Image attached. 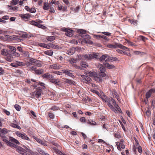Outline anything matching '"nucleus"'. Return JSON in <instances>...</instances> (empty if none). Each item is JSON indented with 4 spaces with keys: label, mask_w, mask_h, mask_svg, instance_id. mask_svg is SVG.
I'll use <instances>...</instances> for the list:
<instances>
[{
    "label": "nucleus",
    "mask_w": 155,
    "mask_h": 155,
    "mask_svg": "<svg viewBox=\"0 0 155 155\" xmlns=\"http://www.w3.org/2000/svg\"><path fill=\"white\" fill-rule=\"evenodd\" d=\"M107 47L110 48H118L125 51L129 50V49L128 48L118 43H115L114 44H108L107 45Z\"/></svg>",
    "instance_id": "nucleus-1"
},
{
    "label": "nucleus",
    "mask_w": 155,
    "mask_h": 155,
    "mask_svg": "<svg viewBox=\"0 0 155 155\" xmlns=\"http://www.w3.org/2000/svg\"><path fill=\"white\" fill-rule=\"evenodd\" d=\"M99 54L98 53L92 52L84 55V58L87 60H91L93 59H97L99 57Z\"/></svg>",
    "instance_id": "nucleus-2"
},
{
    "label": "nucleus",
    "mask_w": 155,
    "mask_h": 155,
    "mask_svg": "<svg viewBox=\"0 0 155 155\" xmlns=\"http://www.w3.org/2000/svg\"><path fill=\"white\" fill-rule=\"evenodd\" d=\"M3 138L2 140L5 142L8 146L10 144L11 142L17 144H19L20 143L17 140L12 137H9V141L6 139V138L5 136Z\"/></svg>",
    "instance_id": "nucleus-3"
},
{
    "label": "nucleus",
    "mask_w": 155,
    "mask_h": 155,
    "mask_svg": "<svg viewBox=\"0 0 155 155\" xmlns=\"http://www.w3.org/2000/svg\"><path fill=\"white\" fill-rule=\"evenodd\" d=\"M107 103L110 107L112 109H114L113 106L116 104L115 100L112 97H106Z\"/></svg>",
    "instance_id": "nucleus-4"
},
{
    "label": "nucleus",
    "mask_w": 155,
    "mask_h": 155,
    "mask_svg": "<svg viewBox=\"0 0 155 155\" xmlns=\"http://www.w3.org/2000/svg\"><path fill=\"white\" fill-rule=\"evenodd\" d=\"M26 150L23 149L22 147H17V149H16V151H17L19 153L23 155H28V154L27 153V152H29L30 151V150L28 148H26Z\"/></svg>",
    "instance_id": "nucleus-5"
},
{
    "label": "nucleus",
    "mask_w": 155,
    "mask_h": 155,
    "mask_svg": "<svg viewBox=\"0 0 155 155\" xmlns=\"http://www.w3.org/2000/svg\"><path fill=\"white\" fill-rule=\"evenodd\" d=\"M42 90L41 88L38 87L36 88V90L31 94L32 96L39 97L41 95L42 92Z\"/></svg>",
    "instance_id": "nucleus-6"
},
{
    "label": "nucleus",
    "mask_w": 155,
    "mask_h": 155,
    "mask_svg": "<svg viewBox=\"0 0 155 155\" xmlns=\"http://www.w3.org/2000/svg\"><path fill=\"white\" fill-rule=\"evenodd\" d=\"M61 30L62 31L65 32V35L68 37H71L73 35V34L72 30L64 28H61Z\"/></svg>",
    "instance_id": "nucleus-7"
},
{
    "label": "nucleus",
    "mask_w": 155,
    "mask_h": 155,
    "mask_svg": "<svg viewBox=\"0 0 155 155\" xmlns=\"http://www.w3.org/2000/svg\"><path fill=\"white\" fill-rule=\"evenodd\" d=\"M15 134L18 136L21 137L23 139L26 140H30L29 138L24 133L22 134L19 132L17 131L15 132Z\"/></svg>",
    "instance_id": "nucleus-8"
},
{
    "label": "nucleus",
    "mask_w": 155,
    "mask_h": 155,
    "mask_svg": "<svg viewBox=\"0 0 155 155\" xmlns=\"http://www.w3.org/2000/svg\"><path fill=\"white\" fill-rule=\"evenodd\" d=\"M62 72L65 74L72 77L73 78H74V76L71 73L72 71L70 70L64 69L62 70Z\"/></svg>",
    "instance_id": "nucleus-9"
},
{
    "label": "nucleus",
    "mask_w": 155,
    "mask_h": 155,
    "mask_svg": "<svg viewBox=\"0 0 155 155\" xmlns=\"http://www.w3.org/2000/svg\"><path fill=\"white\" fill-rule=\"evenodd\" d=\"M19 17L24 20L28 19L30 17V15L29 14H20L19 15Z\"/></svg>",
    "instance_id": "nucleus-10"
},
{
    "label": "nucleus",
    "mask_w": 155,
    "mask_h": 155,
    "mask_svg": "<svg viewBox=\"0 0 155 155\" xmlns=\"http://www.w3.org/2000/svg\"><path fill=\"white\" fill-rule=\"evenodd\" d=\"M10 53V51L8 50H7L5 49H2L1 51V54L2 55L7 56Z\"/></svg>",
    "instance_id": "nucleus-11"
},
{
    "label": "nucleus",
    "mask_w": 155,
    "mask_h": 155,
    "mask_svg": "<svg viewBox=\"0 0 155 155\" xmlns=\"http://www.w3.org/2000/svg\"><path fill=\"white\" fill-rule=\"evenodd\" d=\"M155 93L153 88L150 89L146 94V97H150L152 94Z\"/></svg>",
    "instance_id": "nucleus-12"
},
{
    "label": "nucleus",
    "mask_w": 155,
    "mask_h": 155,
    "mask_svg": "<svg viewBox=\"0 0 155 155\" xmlns=\"http://www.w3.org/2000/svg\"><path fill=\"white\" fill-rule=\"evenodd\" d=\"M35 139L38 143H39L40 144H42L43 146H47V145L46 143V142L45 141L42 140L41 139L37 137H35Z\"/></svg>",
    "instance_id": "nucleus-13"
},
{
    "label": "nucleus",
    "mask_w": 155,
    "mask_h": 155,
    "mask_svg": "<svg viewBox=\"0 0 155 155\" xmlns=\"http://www.w3.org/2000/svg\"><path fill=\"white\" fill-rule=\"evenodd\" d=\"M103 64L106 68L109 69L114 68L115 67L114 65L113 64H110L106 62L103 63Z\"/></svg>",
    "instance_id": "nucleus-14"
},
{
    "label": "nucleus",
    "mask_w": 155,
    "mask_h": 155,
    "mask_svg": "<svg viewBox=\"0 0 155 155\" xmlns=\"http://www.w3.org/2000/svg\"><path fill=\"white\" fill-rule=\"evenodd\" d=\"M5 59L8 61L11 62L13 60V57L12 54L9 53L8 55L6 56Z\"/></svg>",
    "instance_id": "nucleus-15"
},
{
    "label": "nucleus",
    "mask_w": 155,
    "mask_h": 155,
    "mask_svg": "<svg viewBox=\"0 0 155 155\" xmlns=\"http://www.w3.org/2000/svg\"><path fill=\"white\" fill-rule=\"evenodd\" d=\"M117 58L116 57H111L110 58L107 57V58L105 61V62H112L113 61H117Z\"/></svg>",
    "instance_id": "nucleus-16"
},
{
    "label": "nucleus",
    "mask_w": 155,
    "mask_h": 155,
    "mask_svg": "<svg viewBox=\"0 0 155 155\" xmlns=\"http://www.w3.org/2000/svg\"><path fill=\"white\" fill-rule=\"evenodd\" d=\"M27 53H28V52H27ZM28 57L29 58V61L30 62H31L32 64H35V63H36V62L38 61V60L37 59H34L33 58H30L29 57V55L28 54Z\"/></svg>",
    "instance_id": "nucleus-17"
},
{
    "label": "nucleus",
    "mask_w": 155,
    "mask_h": 155,
    "mask_svg": "<svg viewBox=\"0 0 155 155\" xmlns=\"http://www.w3.org/2000/svg\"><path fill=\"white\" fill-rule=\"evenodd\" d=\"M81 77L83 78L87 82H90L92 81L91 79L87 76L85 75H82Z\"/></svg>",
    "instance_id": "nucleus-18"
},
{
    "label": "nucleus",
    "mask_w": 155,
    "mask_h": 155,
    "mask_svg": "<svg viewBox=\"0 0 155 155\" xmlns=\"http://www.w3.org/2000/svg\"><path fill=\"white\" fill-rule=\"evenodd\" d=\"M43 77L44 78L49 79H51L54 77L52 75L49 74H44L43 75Z\"/></svg>",
    "instance_id": "nucleus-19"
},
{
    "label": "nucleus",
    "mask_w": 155,
    "mask_h": 155,
    "mask_svg": "<svg viewBox=\"0 0 155 155\" xmlns=\"http://www.w3.org/2000/svg\"><path fill=\"white\" fill-rule=\"evenodd\" d=\"M64 81L66 83L68 84H74V82L71 80L65 78L64 79Z\"/></svg>",
    "instance_id": "nucleus-20"
},
{
    "label": "nucleus",
    "mask_w": 155,
    "mask_h": 155,
    "mask_svg": "<svg viewBox=\"0 0 155 155\" xmlns=\"http://www.w3.org/2000/svg\"><path fill=\"white\" fill-rule=\"evenodd\" d=\"M78 33H80V35L81 37H82V36L83 35L85 34L86 32L85 30L82 29H79L78 30Z\"/></svg>",
    "instance_id": "nucleus-21"
},
{
    "label": "nucleus",
    "mask_w": 155,
    "mask_h": 155,
    "mask_svg": "<svg viewBox=\"0 0 155 155\" xmlns=\"http://www.w3.org/2000/svg\"><path fill=\"white\" fill-rule=\"evenodd\" d=\"M108 57V56L107 54H104L102 55L100 58L99 59V60L100 61H104L106 58H107Z\"/></svg>",
    "instance_id": "nucleus-22"
},
{
    "label": "nucleus",
    "mask_w": 155,
    "mask_h": 155,
    "mask_svg": "<svg viewBox=\"0 0 155 155\" xmlns=\"http://www.w3.org/2000/svg\"><path fill=\"white\" fill-rule=\"evenodd\" d=\"M99 66L100 67L99 70L101 73H104L105 71V69L104 67H103V65L100 64V65H99Z\"/></svg>",
    "instance_id": "nucleus-23"
},
{
    "label": "nucleus",
    "mask_w": 155,
    "mask_h": 155,
    "mask_svg": "<svg viewBox=\"0 0 155 155\" xmlns=\"http://www.w3.org/2000/svg\"><path fill=\"white\" fill-rule=\"evenodd\" d=\"M87 74L89 75L90 77H95L97 75V73L95 72H92L91 71L87 72Z\"/></svg>",
    "instance_id": "nucleus-24"
},
{
    "label": "nucleus",
    "mask_w": 155,
    "mask_h": 155,
    "mask_svg": "<svg viewBox=\"0 0 155 155\" xmlns=\"http://www.w3.org/2000/svg\"><path fill=\"white\" fill-rule=\"evenodd\" d=\"M55 38L54 36H47L46 37V39L50 41L51 42L55 39Z\"/></svg>",
    "instance_id": "nucleus-25"
},
{
    "label": "nucleus",
    "mask_w": 155,
    "mask_h": 155,
    "mask_svg": "<svg viewBox=\"0 0 155 155\" xmlns=\"http://www.w3.org/2000/svg\"><path fill=\"white\" fill-rule=\"evenodd\" d=\"M50 68L57 70L60 68V66H58L57 64H54L51 65L50 66Z\"/></svg>",
    "instance_id": "nucleus-26"
},
{
    "label": "nucleus",
    "mask_w": 155,
    "mask_h": 155,
    "mask_svg": "<svg viewBox=\"0 0 155 155\" xmlns=\"http://www.w3.org/2000/svg\"><path fill=\"white\" fill-rule=\"evenodd\" d=\"M50 8L49 5H48V2H45L44 4V6L43 8L44 10H48Z\"/></svg>",
    "instance_id": "nucleus-27"
},
{
    "label": "nucleus",
    "mask_w": 155,
    "mask_h": 155,
    "mask_svg": "<svg viewBox=\"0 0 155 155\" xmlns=\"http://www.w3.org/2000/svg\"><path fill=\"white\" fill-rule=\"evenodd\" d=\"M0 132L2 133V134H3V135L4 134H5L8 133V130L5 128H3L2 129L0 128Z\"/></svg>",
    "instance_id": "nucleus-28"
},
{
    "label": "nucleus",
    "mask_w": 155,
    "mask_h": 155,
    "mask_svg": "<svg viewBox=\"0 0 155 155\" xmlns=\"http://www.w3.org/2000/svg\"><path fill=\"white\" fill-rule=\"evenodd\" d=\"M38 151L40 154L42 155H50L48 153H45L43 150L41 149H39Z\"/></svg>",
    "instance_id": "nucleus-29"
},
{
    "label": "nucleus",
    "mask_w": 155,
    "mask_h": 155,
    "mask_svg": "<svg viewBox=\"0 0 155 155\" xmlns=\"http://www.w3.org/2000/svg\"><path fill=\"white\" fill-rule=\"evenodd\" d=\"M93 92L97 94L99 97H102L104 95V93L102 92L101 93V94L97 91L93 90Z\"/></svg>",
    "instance_id": "nucleus-30"
},
{
    "label": "nucleus",
    "mask_w": 155,
    "mask_h": 155,
    "mask_svg": "<svg viewBox=\"0 0 155 155\" xmlns=\"http://www.w3.org/2000/svg\"><path fill=\"white\" fill-rule=\"evenodd\" d=\"M128 21L131 24H133L134 25H137V21L136 20H134L132 19H129Z\"/></svg>",
    "instance_id": "nucleus-31"
},
{
    "label": "nucleus",
    "mask_w": 155,
    "mask_h": 155,
    "mask_svg": "<svg viewBox=\"0 0 155 155\" xmlns=\"http://www.w3.org/2000/svg\"><path fill=\"white\" fill-rule=\"evenodd\" d=\"M81 37L85 40H89L91 38L90 36L87 34H86V33L85 34L83 35Z\"/></svg>",
    "instance_id": "nucleus-32"
},
{
    "label": "nucleus",
    "mask_w": 155,
    "mask_h": 155,
    "mask_svg": "<svg viewBox=\"0 0 155 155\" xmlns=\"http://www.w3.org/2000/svg\"><path fill=\"white\" fill-rule=\"evenodd\" d=\"M53 51L51 50H48L45 51L44 52L45 54L50 56L52 55L53 54Z\"/></svg>",
    "instance_id": "nucleus-33"
},
{
    "label": "nucleus",
    "mask_w": 155,
    "mask_h": 155,
    "mask_svg": "<svg viewBox=\"0 0 155 155\" xmlns=\"http://www.w3.org/2000/svg\"><path fill=\"white\" fill-rule=\"evenodd\" d=\"M87 123L91 125H95L96 124V123L94 121L89 119L88 120Z\"/></svg>",
    "instance_id": "nucleus-34"
},
{
    "label": "nucleus",
    "mask_w": 155,
    "mask_h": 155,
    "mask_svg": "<svg viewBox=\"0 0 155 155\" xmlns=\"http://www.w3.org/2000/svg\"><path fill=\"white\" fill-rule=\"evenodd\" d=\"M50 81L52 83H54L56 85H59L58 82L57 81V80L56 79H51Z\"/></svg>",
    "instance_id": "nucleus-35"
},
{
    "label": "nucleus",
    "mask_w": 155,
    "mask_h": 155,
    "mask_svg": "<svg viewBox=\"0 0 155 155\" xmlns=\"http://www.w3.org/2000/svg\"><path fill=\"white\" fill-rule=\"evenodd\" d=\"M10 125L14 128H17V129H21V127H20L18 125L12 123L10 124Z\"/></svg>",
    "instance_id": "nucleus-36"
},
{
    "label": "nucleus",
    "mask_w": 155,
    "mask_h": 155,
    "mask_svg": "<svg viewBox=\"0 0 155 155\" xmlns=\"http://www.w3.org/2000/svg\"><path fill=\"white\" fill-rule=\"evenodd\" d=\"M8 48L13 52L16 51V48L13 46H9Z\"/></svg>",
    "instance_id": "nucleus-37"
},
{
    "label": "nucleus",
    "mask_w": 155,
    "mask_h": 155,
    "mask_svg": "<svg viewBox=\"0 0 155 155\" xmlns=\"http://www.w3.org/2000/svg\"><path fill=\"white\" fill-rule=\"evenodd\" d=\"M67 53L71 55L74 53V51H73V49H71L67 51Z\"/></svg>",
    "instance_id": "nucleus-38"
},
{
    "label": "nucleus",
    "mask_w": 155,
    "mask_h": 155,
    "mask_svg": "<svg viewBox=\"0 0 155 155\" xmlns=\"http://www.w3.org/2000/svg\"><path fill=\"white\" fill-rule=\"evenodd\" d=\"M43 70L42 69L36 70L35 73L37 74H40L43 73Z\"/></svg>",
    "instance_id": "nucleus-39"
},
{
    "label": "nucleus",
    "mask_w": 155,
    "mask_h": 155,
    "mask_svg": "<svg viewBox=\"0 0 155 155\" xmlns=\"http://www.w3.org/2000/svg\"><path fill=\"white\" fill-rule=\"evenodd\" d=\"M94 80L97 81H101L102 80V78L100 77H97L96 76L94 77Z\"/></svg>",
    "instance_id": "nucleus-40"
},
{
    "label": "nucleus",
    "mask_w": 155,
    "mask_h": 155,
    "mask_svg": "<svg viewBox=\"0 0 155 155\" xmlns=\"http://www.w3.org/2000/svg\"><path fill=\"white\" fill-rule=\"evenodd\" d=\"M41 61L38 60V62H36L35 64H33V65L38 67H41L42 66V64L41 63Z\"/></svg>",
    "instance_id": "nucleus-41"
},
{
    "label": "nucleus",
    "mask_w": 155,
    "mask_h": 155,
    "mask_svg": "<svg viewBox=\"0 0 155 155\" xmlns=\"http://www.w3.org/2000/svg\"><path fill=\"white\" fill-rule=\"evenodd\" d=\"M38 45L41 47H43L47 48V45L44 43H40L38 44Z\"/></svg>",
    "instance_id": "nucleus-42"
},
{
    "label": "nucleus",
    "mask_w": 155,
    "mask_h": 155,
    "mask_svg": "<svg viewBox=\"0 0 155 155\" xmlns=\"http://www.w3.org/2000/svg\"><path fill=\"white\" fill-rule=\"evenodd\" d=\"M19 0H12L11 2V4L12 5H16L18 3Z\"/></svg>",
    "instance_id": "nucleus-43"
},
{
    "label": "nucleus",
    "mask_w": 155,
    "mask_h": 155,
    "mask_svg": "<svg viewBox=\"0 0 155 155\" xmlns=\"http://www.w3.org/2000/svg\"><path fill=\"white\" fill-rule=\"evenodd\" d=\"M17 62L18 66H24L25 65V63L22 62L17 61Z\"/></svg>",
    "instance_id": "nucleus-44"
},
{
    "label": "nucleus",
    "mask_w": 155,
    "mask_h": 155,
    "mask_svg": "<svg viewBox=\"0 0 155 155\" xmlns=\"http://www.w3.org/2000/svg\"><path fill=\"white\" fill-rule=\"evenodd\" d=\"M30 22L31 24L36 26H37V25H38V23L37 22L35 21H30Z\"/></svg>",
    "instance_id": "nucleus-45"
},
{
    "label": "nucleus",
    "mask_w": 155,
    "mask_h": 155,
    "mask_svg": "<svg viewBox=\"0 0 155 155\" xmlns=\"http://www.w3.org/2000/svg\"><path fill=\"white\" fill-rule=\"evenodd\" d=\"M113 106H114V107H115L116 108V109H115L114 108V109H112V110H113L114 111H118L119 110H120V107H119L118 106V105L117 104H115V105H114Z\"/></svg>",
    "instance_id": "nucleus-46"
},
{
    "label": "nucleus",
    "mask_w": 155,
    "mask_h": 155,
    "mask_svg": "<svg viewBox=\"0 0 155 155\" xmlns=\"http://www.w3.org/2000/svg\"><path fill=\"white\" fill-rule=\"evenodd\" d=\"M12 142H11L10 144L8 146L12 147H14L16 148V149H17V147H18V146L16 145L15 144V143H11Z\"/></svg>",
    "instance_id": "nucleus-47"
},
{
    "label": "nucleus",
    "mask_w": 155,
    "mask_h": 155,
    "mask_svg": "<svg viewBox=\"0 0 155 155\" xmlns=\"http://www.w3.org/2000/svg\"><path fill=\"white\" fill-rule=\"evenodd\" d=\"M112 94L113 97L115 96V97H118V93L115 90H114L112 91Z\"/></svg>",
    "instance_id": "nucleus-48"
},
{
    "label": "nucleus",
    "mask_w": 155,
    "mask_h": 155,
    "mask_svg": "<svg viewBox=\"0 0 155 155\" xmlns=\"http://www.w3.org/2000/svg\"><path fill=\"white\" fill-rule=\"evenodd\" d=\"M15 109L18 111H20L21 110V107L18 104H16L15 105Z\"/></svg>",
    "instance_id": "nucleus-49"
},
{
    "label": "nucleus",
    "mask_w": 155,
    "mask_h": 155,
    "mask_svg": "<svg viewBox=\"0 0 155 155\" xmlns=\"http://www.w3.org/2000/svg\"><path fill=\"white\" fill-rule=\"evenodd\" d=\"M81 65L82 67L84 68H86L88 66V65L87 64H86L84 62H81Z\"/></svg>",
    "instance_id": "nucleus-50"
},
{
    "label": "nucleus",
    "mask_w": 155,
    "mask_h": 155,
    "mask_svg": "<svg viewBox=\"0 0 155 155\" xmlns=\"http://www.w3.org/2000/svg\"><path fill=\"white\" fill-rule=\"evenodd\" d=\"M139 38L140 39L142 40L143 41H146V40L147 39V38H146L142 36H139Z\"/></svg>",
    "instance_id": "nucleus-51"
},
{
    "label": "nucleus",
    "mask_w": 155,
    "mask_h": 155,
    "mask_svg": "<svg viewBox=\"0 0 155 155\" xmlns=\"http://www.w3.org/2000/svg\"><path fill=\"white\" fill-rule=\"evenodd\" d=\"M36 9L34 8H30L29 12L32 13H34L36 12Z\"/></svg>",
    "instance_id": "nucleus-52"
},
{
    "label": "nucleus",
    "mask_w": 155,
    "mask_h": 155,
    "mask_svg": "<svg viewBox=\"0 0 155 155\" xmlns=\"http://www.w3.org/2000/svg\"><path fill=\"white\" fill-rule=\"evenodd\" d=\"M29 70L34 71H35L36 69V68L34 66H31L28 68Z\"/></svg>",
    "instance_id": "nucleus-53"
},
{
    "label": "nucleus",
    "mask_w": 155,
    "mask_h": 155,
    "mask_svg": "<svg viewBox=\"0 0 155 155\" xmlns=\"http://www.w3.org/2000/svg\"><path fill=\"white\" fill-rule=\"evenodd\" d=\"M146 114L148 117H149L150 115V110L149 109L147 110L146 112Z\"/></svg>",
    "instance_id": "nucleus-54"
},
{
    "label": "nucleus",
    "mask_w": 155,
    "mask_h": 155,
    "mask_svg": "<svg viewBox=\"0 0 155 155\" xmlns=\"http://www.w3.org/2000/svg\"><path fill=\"white\" fill-rule=\"evenodd\" d=\"M58 109V107L56 106H53L51 108V109L53 110H57Z\"/></svg>",
    "instance_id": "nucleus-55"
},
{
    "label": "nucleus",
    "mask_w": 155,
    "mask_h": 155,
    "mask_svg": "<svg viewBox=\"0 0 155 155\" xmlns=\"http://www.w3.org/2000/svg\"><path fill=\"white\" fill-rule=\"evenodd\" d=\"M48 115L49 117L53 119L54 117V114L52 113H49Z\"/></svg>",
    "instance_id": "nucleus-56"
},
{
    "label": "nucleus",
    "mask_w": 155,
    "mask_h": 155,
    "mask_svg": "<svg viewBox=\"0 0 155 155\" xmlns=\"http://www.w3.org/2000/svg\"><path fill=\"white\" fill-rule=\"evenodd\" d=\"M52 48L55 49H59L60 47L58 45H53Z\"/></svg>",
    "instance_id": "nucleus-57"
},
{
    "label": "nucleus",
    "mask_w": 155,
    "mask_h": 155,
    "mask_svg": "<svg viewBox=\"0 0 155 155\" xmlns=\"http://www.w3.org/2000/svg\"><path fill=\"white\" fill-rule=\"evenodd\" d=\"M53 44L52 43H49L47 45V48L50 49V48H53Z\"/></svg>",
    "instance_id": "nucleus-58"
},
{
    "label": "nucleus",
    "mask_w": 155,
    "mask_h": 155,
    "mask_svg": "<svg viewBox=\"0 0 155 155\" xmlns=\"http://www.w3.org/2000/svg\"><path fill=\"white\" fill-rule=\"evenodd\" d=\"M53 73L55 74H58L59 75H61L62 74V72L57 71H54L53 72Z\"/></svg>",
    "instance_id": "nucleus-59"
},
{
    "label": "nucleus",
    "mask_w": 155,
    "mask_h": 155,
    "mask_svg": "<svg viewBox=\"0 0 155 155\" xmlns=\"http://www.w3.org/2000/svg\"><path fill=\"white\" fill-rule=\"evenodd\" d=\"M36 84H34L33 85V86L35 87H37V85L38 84H41V85H43V84H44V83H40V82L38 81V83H36Z\"/></svg>",
    "instance_id": "nucleus-60"
},
{
    "label": "nucleus",
    "mask_w": 155,
    "mask_h": 155,
    "mask_svg": "<svg viewBox=\"0 0 155 155\" xmlns=\"http://www.w3.org/2000/svg\"><path fill=\"white\" fill-rule=\"evenodd\" d=\"M13 55L16 57H19L20 56V54L16 52H14L13 53Z\"/></svg>",
    "instance_id": "nucleus-61"
},
{
    "label": "nucleus",
    "mask_w": 155,
    "mask_h": 155,
    "mask_svg": "<svg viewBox=\"0 0 155 155\" xmlns=\"http://www.w3.org/2000/svg\"><path fill=\"white\" fill-rule=\"evenodd\" d=\"M11 65L12 66V67H15V68L17 67H18L17 64L14 63H11Z\"/></svg>",
    "instance_id": "nucleus-62"
},
{
    "label": "nucleus",
    "mask_w": 155,
    "mask_h": 155,
    "mask_svg": "<svg viewBox=\"0 0 155 155\" xmlns=\"http://www.w3.org/2000/svg\"><path fill=\"white\" fill-rule=\"evenodd\" d=\"M8 6L10 7V9L14 11L16 10L18 8V7L16 6L12 7V6H10L9 5H8Z\"/></svg>",
    "instance_id": "nucleus-63"
},
{
    "label": "nucleus",
    "mask_w": 155,
    "mask_h": 155,
    "mask_svg": "<svg viewBox=\"0 0 155 155\" xmlns=\"http://www.w3.org/2000/svg\"><path fill=\"white\" fill-rule=\"evenodd\" d=\"M80 120L81 122H85L86 119L84 117H82L80 118Z\"/></svg>",
    "instance_id": "nucleus-64"
}]
</instances>
